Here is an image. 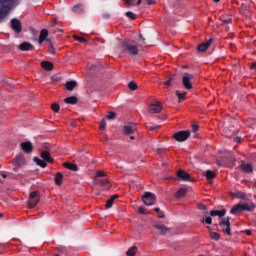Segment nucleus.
<instances>
[{
    "mask_svg": "<svg viewBox=\"0 0 256 256\" xmlns=\"http://www.w3.org/2000/svg\"><path fill=\"white\" fill-rule=\"evenodd\" d=\"M120 53H126L127 55H138L139 48L137 47V42L133 40H126L119 45Z\"/></svg>",
    "mask_w": 256,
    "mask_h": 256,
    "instance_id": "f257e3e1",
    "label": "nucleus"
},
{
    "mask_svg": "<svg viewBox=\"0 0 256 256\" xmlns=\"http://www.w3.org/2000/svg\"><path fill=\"white\" fill-rule=\"evenodd\" d=\"M243 211H255V204L253 203H238L234 205L230 213L231 215H239V213H243Z\"/></svg>",
    "mask_w": 256,
    "mask_h": 256,
    "instance_id": "f03ea898",
    "label": "nucleus"
},
{
    "mask_svg": "<svg viewBox=\"0 0 256 256\" xmlns=\"http://www.w3.org/2000/svg\"><path fill=\"white\" fill-rule=\"evenodd\" d=\"M40 157L41 159L34 157L33 158V162L37 163L39 165V167H42V169H45V167H47V163H53V158L51 157V154L47 151H42L40 153Z\"/></svg>",
    "mask_w": 256,
    "mask_h": 256,
    "instance_id": "7ed1b4c3",
    "label": "nucleus"
},
{
    "mask_svg": "<svg viewBox=\"0 0 256 256\" xmlns=\"http://www.w3.org/2000/svg\"><path fill=\"white\" fill-rule=\"evenodd\" d=\"M142 202L147 207L153 206V204L157 201V196L151 192H145L144 195L141 197Z\"/></svg>",
    "mask_w": 256,
    "mask_h": 256,
    "instance_id": "20e7f679",
    "label": "nucleus"
},
{
    "mask_svg": "<svg viewBox=\"0 0 256 256\" xmlns=\"http://www.w3.org/2000/svg\"><path fill=\"white\" fill-rule=\"evenodd\" d=\"M189 137H191V132L189 130H182V131L176 132L173 135V139H175V141H178L179 143H183V141H187Z\"/></svg>",
    "mask_w": 256,
    "mask_h": 256,
    "instance_id": "39448f33",
    "label": "nucleus"
},
{
    "mask_svg": "<svg viewBox=\"0 0 256 256\" xmlns=\"http://www.w3.org/2000/svg\"><path fill=\"white\" fill-rule=\"evenodd\" d=\"M193 74H189V73H184L182 76V84L183 87H185V89H193V83L191 81H193Z\"/></svg>",
    "mask_w": 256,
    "mask_h": 256,
    "instance_id": "423d86ee",
    "label": "nucleus"
},
{
    "mask_svg": "<svg viewBox=\"0 0 256 256\" xmlns=\"http://www.w3.org/2000/svg\"><path fill=\"white\" fill-rule=\"evenodd\" d=\"M226 157V166L229 169H233V167H235V154L232 151H226L225 154Z\"/></svg>",
    "mask_w": 256,
    "mask_h": 256,
    "instance_id": "0eeeda50",
    "label": "nucleus"
},
{
    "mask_svg": "<svg viewBox=\"0 0 256 256\" xmlns=\"http://www.w3.org/2000/svg\"><path fill=\"white\" fill-rule=\"evenodd\" d=\"M39 203V192H31L29 196L28 207L33 209Z\"/></svg>",
    "mask_w": 256,
    "mask_h": 256,
    "instance_id": "6e6552de",
    "label": "nucleus"
},
{
    "mask_svg": "<svg viewBox=\"0 0 256 256\" xmlns=\"http://www.w3.org/2000/svg\"><path fill=\"white\" fill-rule=\"evenodd\" d=\"M163 109V106L161 105V102H154L149 105L148 111L149 113H161Z\"/></svg>",
    "mask_w": 256,
    "mask_h": 256,
    "instance_id": "1a4fd4ad",
    "label": "nucleus"
},
{
    "mask_svg": "<svg viewBox=\"0 0 256 256\" xmlns=\"http://www.w3.org/2000/svg\"><path fill=\"white\" fill-rule=\"evenodd\" d=\"M13 5V2L11 0H5L0 2V11H5L6 13H9L11 10V7Z\"/></svg>",
    "mask_w": 256,
    "mask_h": 256,
    "instance_id": "9d476101",
    "label": "nucleus"
},
{
    "mask_svg": "<svg viewBox=\"0 0 256 256\" xmlns=\"http://www.w3.org/2000/svg\"><path fill=\"white\" fill-rule=\"evenodd\" d=\"M211 43H213V38H210L208 41L205 43H202L197 46V50L200 51V53H205L211 47Z\"/></svg>",
    "mask_w": 256,
    "mask_h": 256,
    "instance_id": "9b49d317",
    "label": "nucleus"
},
{
    "mask_svg": "<svg viewBox=\"0 0 256 256\" xmlns=\"http://www.w3.org/2000/svg\"><path fill=\"white\" fill-rule=\"evenodd\" d=\"M11 27L13 31H15V33H21L22 31L21 21H19L18 19L14 18L11 20Z\"/></svg>",
    "mask_w": 256,
    "mask_h": 256,
    "instance_id": "f8f14e48",
    "label": "nucleus"
},
{
    "mask_svg": "<svg viewBox=\"0 0 256 256\" xmlns=\"http://www.w3.org/2000/svg\"><path fill=\"white\" fill-rule=\"evenodd\" d=\"M177 177L180 181H191V175L183 170L177 172Z\"/></svg>",
    "mask_w": 256,
    "mask_h": 256,
    "instance_id": "ddd939ff",
    "label": "nucleus"
},
{
    "mask_svg": "<svg viewBox=\"0 0 256 256\" xmlns=\"http://www.w3.org/2000/svg\"><path fill=\"white\" fill-rule=\"evenodd\" d=\"M137 131V126L135 124H128L124 126L125 135H133Z\"/></svg>",
    "mask_w": 256,
    "mask_h": 256,
    "instance_id": "4468645a",
    "label": "nucleus"
},
{
    "mask_svg": "<svg viewBox=\"0 0 256 256\" xmlns=\"http://www.w3.org/2000/svg\"><path fill=\"white\" fill-rule=\"evenodd\" d=\"M155 229L158 231L159 235H167L169 228L163 224H156Z\"/></svg>",
    "mask_w": 256,
    "mask_h": 256,
    "instance_id": "2eb2a0df",
    "label": "nucleus"
},
{
    "mask_svg": "<svg viewBox=\"0 0 256 256\" xmlns=\"http://www.w3.org/2000/svg\"><path fill=\"white\" fill-rule=\"evenodd\" d=\"M21 149L24 150L25 153H32L33 144L31 142H24L21 144Z\"/></svg>",
    "mask_w": 256,
    "mask_h": 256,
    "instance_id": "dca6fc26",
    "label": "nucleus"
},
{
    "mask_svg": "<svg viewBox=\"0 0 256 256\" xmlns=\"http://www.w3.org/2000/svg\"><path fill=\"white\" fill-rule=\"evenodd\" d=\"M20 51H33L34 47L29 42H24L19 45Z\"/></svg>",
    "mask_w": 256,
    "mask_h": 256,
    "instance_id": "f3484780",
    "label": "nucleus"
},
{
    "mask_svg": "<svg viewBox=\"0 0 256 256\" xmlns=\"http://www.w3.org/2000/svg\"><path fill=\"white\" fill-rule=\"evenodd\" d=\"M203 175H205L208 183H213V179H215V172L207 170L206 172L203 173Z\"/></svg>",
    "mask_w": 256,
    "mask_h": 256,
    "instance_id": "a211bd4d",
    "label": "nucleus"
},
{
    "mask_svg": "<svg viewBox=\"0 0 256 256\" xmlns=\"http://www.w3.org/2000/svg\"><path fill=\"white\" fill-rule=\"evenodd\" d=\"M49 35V32L46 29L41 30L39 35L38 43L41 45L45 39H47V36Z\"/></svg>",
    "mask_w": 256,
    "mask_h": 256,
    "instance_id": "6ab92c4d",
    "label": "nucleus"
},
{
    "mask_svg": "<svg viewBox=\"0 0 256 256\" xmlns=\"http://www.w3.org/2000/svg\"><path fill=\"white\" fill-rule=\"evenodd\" d=\"M41 67L45 69V71H53V63L49 61L41 62Z\"/></svg>",
    "mask_w": 256,
    "mask_h": 256,
    "instance_id": "aec40b11",
    "label": "nucleus"
},
{
    "mask_svg": "<svg viewBox=\"0 0 256 256\" xmlns=\"http://www.w3.org/2000/svg\"><path fill=\"white\" fill-rule=\"evenodd\" d=\"M187 195V188H180L176 193H175V198L176 199H181V197H185Z\"/></svg>",
    "mask_w": 256,
    "mask_h": 256,
    "instance_id": "412c9836",
    "label": "nucleus"
},
{
    "mask_svg": "<svg viewBox=\"0 0 256 256\" xmlns=\"http://www.w3.org/2000/svg\"><path fill=\"white\" fill-rule=\"evenodd\" d=\"M67 91H73L75 89V87H77V81L72 80V81H68L66 82L65 85Z\"/></svg>",
    "mask_w": 256,
    "mask_h": 256,
    "instance_id": "4be33fe9",
    "label": "nucleus"
},
{
    "mask_svg": "<svg viewBox=\"0 0 256 256\" xmlns=\"http://www.w3.org/2000/svg\"><path fill=\"white\" fill-rule=\"evenodd\" d=\"M231 195H232V197H235V199H245V197H246V194L239 190L232 192Z\"/></svg>",
    "mask_w": 256,
    "mask_h": 256,
    "instance_id": "5701e85b",
    "label": "nucleus"
},
{
    "mask_svg": "<svg viewBox=\"0 0 256 256\" xmlns=\"http://www.w3.org/2000/svg\"><path fill=\"white\" fill-rule=\"evenodd\" d=\"M211 217H224L225 210H212L210 212Z\"/></svg>",
    "mask_w": 256,
    "mask_h": 256,
    "instance_id": "b1692460",
    "label": "nucleus"
},
{
    "mask_svg": "<svg viewBox=\"0 0 256 256\" xmlns=\"http://www.w3.org/2000/svg\"><path fill=\"white\" fill-rule=\"evenodd\" d=\"M119 195H113L110 199L107 200L106 202V209H111L113 207V203L115 199H118Z\"/></svg>",
    "mask_w": 256,
    "mask_h": 256,
    "instance_id": "393cba45",
    "label": "nucleus"
},
{
    "mask_svg": "<svg viewBox=\"0 0 256 256\" xmlns=\"http://www.w3.org/2000/svg\"><path fill=\"white\" fill-rule=\"evenodd\" d=\"M241 168L244 173H253V165L251 164H242Z\"/></svg>",
    "mask_w": 256,
    "mask_h": 256,
    "instance_id": "a878e982",
    "label": "nucleus"
},
{
    "mask_svg": "<svg viewBox=\"0 0 256 256\" xmlns=\"http://www.w3.org/2000/svg\"><path fill=\"white\" fill-rule=\"evenodd\" d=\"M64 167H66V169H70V171H78L79 170V167H77V164H73V163H69V162H65Z\"/></svg>",
    "mask_w": 256,
    "mask_h": 256,
    "instance_id": "bb28decb",
    "label": "nucleus"
},
{
    "mask_svg": "<svg viewBox=\"0 0 256 256\" xmlns=\"http://www.w3.org/2000/svg\"><path fill=\"white\" fill-rule=\"evenodd\" d=\"M16 165L18 167H21V165H25V157H23V155L19 154L18 156H16Z\"/></svg>",
    "mask_w": 256,
    "mask_h": 256,
    "instance_id": "cd10ccee",
    "label": "nucleus"
},
{
    "mask_svg": "<svg viewBox=\"0 0 256 256\" xmlns=\"http://www.w3.org/2000/svg\"><path fill=\"white\" fill-rule=\"evenodd\" d=\"M54 181L56 185H61V183H63V174L61 172H58L54 178Z\"/></svg>",
    "mask_w": 256,
    "mask_h": 256,
    "instance_id": "c85d7f7f",
    "label": "nucleus"
},
{
    "mask_svg": "<svg viewBox=\"0 0 256 256\" xmlns=\"http://www.w3.org/2000/svg\"><path fill=\"white\" fill-rule=\"evenodd\" d=\"M65 103H68L69 105H75V103H77V97L75 96H71V97H67L65 98Z\"/></svg>",
    "mask_w": 256,
    "mask_h": 256,
    "instance_id": "c756f323",
    "label": "nucleus"
},
{
    "mask_svg": "<svg viewBox=\"0 0 256 256\" xmlns=\"http://www.w3.org/2000/svg\"><path fill=\"white\" fill-rule=\"evenodd\" d=\"M225 233L226 235H231V222H229V218H226L225 220Z\"/></svg>",
    "mask_w": 256,
    "mask_h": 256,
    "instance_id": "7c9ffc66",
    "label": "nucleus"
},
{
    "mask_svg": "<svg viewBox=\"0 0 256 256\" xmlns=\"http://www.w3.org/2000/svg\"><path fill=\"white\" fill-rule=\"evenodd\" d=\"M176 95L178 97V103H183V101H185V96L187 95V92L181 93L179 91H176Z\"/></svg>",
    "mask_w": 256,
    "mask_h": 256,
    "instance_id": "2f4dec72",
    "label": "nucleus"
},
{
    "mask_svg": "<svg viewBox=\"0 0 256 256\" xmlns=\"http://www.w3.org/2000/svg\"><path fill=\"white\" fill-rule=\"evenodd\" d=\"M137 254V246H132L131 248L128 249L126 252L127 256H135Z\"/></svg>",
    "mask_w": 256,
    "mask_h": 256,
    "instance_id": "473e14b6",
    "label": "nucleus"
},
{
    "mask_svg": "<svg viewBox=\"0 0 256 256\" xmlns=\"http://www.w3.org/2000/svg\"><path fill=\"white\" fill-rule=\"evenodd\" d=\"M210 237H211V239H213L214 241H219V239H220V235H219V233H217V232H210Z\"/></svg>",
    "mask_w": 256,
    "mask_h": 256,
    "instance_id": "72a5a7b5",
    "label": "nucleus"
},
{
    "mask_svg": "<svg viewBox=\"0 0 256 256\" xmlns=\"http://www.w3.org/2000/svg\"><path fill=\"white\" fill-rule=\"evenodd\" d=\"M99 128L101 131H105L107 129V121H105V119L101 120Z\"/></svg>",
    "mask_w": 256,
    "mask_h": 256,
    "instance_id": "f704fd0d",
    "label": "nucleus"
},
{
    "mask_svg": "<svg viewBox=\"0 0 256 256\" xmlns=\"http://www.w3.org/2000/svg\"><path fill=\"white\" fill-rule=\"evenodd\" d=\"M128 87H129L130 91H135V90H137V83H135L134 81L129 82Z\"/></svg>",
    "mask_w": 256,
    "mask_h": 256,
    "instance_id": "c9c22d12",
    "label": "nucleus"
},
{
    "mask_svg": "<svg viewBox=\"0 0 256 256\" xmlns=\"http://www.w3.org/2000/svg\"><path fill=\"white\" fill-rule=\"evenodd\" d=\"M51 109H52V111H54V113H59L60 106H59V104L54 103L51 105Z\"/></svg>",
    "mask_w": 256,
    "mask_h": 256,
    "instance_id": "e433bc0d",
    "label": "nucleus"
},
{
    "mask_svg": "<svg viewBox=\"0 0 256 256\" xmlns=\"http://www.w3.org/2000/svg\"><path fill=\"white\" fill-rule=\"evenodd\" d=\"M107 175V173H105V171H97L96 175H95V179H97L98 177H105Z\"/></svg>",
    "mask_w": 256,
    "mask_h": 256,
    "instance_id": "4c0bfd02",
    "label": "nucleus"
},
{
    "mask_svg": "<svg viewBox=\"0 0 256 256\" xmlns=\"http://www.w3.org/2000/svg\"><path fill=\"white\" fill-rule=\"evenodd\" d=\"M73 11L74 13H81V11H83V6L81 5L74 6Z\"/></svg>",
    "mask_w": 256,
    "mask_h": 256,
    "instance_id": "58836bf2",
    "label": "nucleus"
},
{
    "mask_svg": "<svg viewBox=\"0 0 256 256\" xmlns=\"http://www.w3.org/2000/svg\"><path fill=\"white\" fill-rule=\"evenodd\" d=\"M102 187L109 189L111 187V183L109 182V180H102Z\"/></svg>",
    "mask_w": 256,
    "mask_h": 256,
    "instance_id": "ea45409f",
    "label": "nucleus"
},
{
    "mask_svg": "<svg viewBox=\"0 0 256 256\" xmlns=\"http://www.w3.org/2000/svg\"><path fill=\"white\" fill-rule=\"evenodd\" d=\"M126 16L129 17L130 19H137V14L131 11L126 12Z\"/></svg>",
    "mask_w": 256,
    "mask_h": 256,
    "instance_id": "a19ab883",
    "label": "nucleus"
},
{
    "mask_svg": "<svg viewBox=\"0 0 256 256\" xmlns=\"http://www.w3.org/2000/svg\"><path fill=\"white\" fill-rule=\"evenodd\" d=\"M117 117V114L115 112H109L108 115L106 116V119H115Z\"/></svg>",
    "mask_w": 256,
    "mask_h": 256,
    "instance_id": "79ce46f5",
    "label": "nucleus"
},
{
    "mask_svg": "<svg viewBox=\"0 0 256 256\" xmlns=\"http://www.w3.org/2000/svg\"><path fill=\"white\" fill-rule=\"evenodd\" d=\"M202 223H207V225H211V223H213V219L210 216H208L206 217V219L202 220Z\"/></svg>",
    "mask_w": 256,
    "mask_h": 256,
    "instance_id": "37998d69",
    "label": "nucleus"
},
{
    "mask_svg": "<svg viewBox=\"0 0 256 256\" xmlns=\"http://www.w3.org/2000/svg\"><path fill=\"white\" fill-rule=\"evenodd\" d=\"M74 39L76 41H79L80 43H87V39L83 38V37H79V36H74Z\"/></svg>",
    "mask_w": 256,
    "mask_h": 256,
    "instance_id": "c03bdc74",
    "label": "nucleus"
},
{
    "mask_svg": "<svg viewBox=\"0 0 256 256\" xmlns=\"http://www.w3.org/2000/svg\"><path fill=\"white\" fill-rule=\"evenodd\" d=\"M232 140L234 141V143H241L242 138H241V136H234L232 138Z\"/></svg>",
    "mask_w": 256,
    "mask_h": 256,
    "instance_id": "a18cd8bd",
    "label": "nucleus"
},
{
    "mask_svg": "<svg viewBox=\"0 0 256 256\" xmlns=\"http://www.w3.org/2000/svg\"><path fill=\"white\" fill-rule=\"evenodd\" d=\"M124 2L126 3V5H128V7H132L133 5H135V2L133 0H124Z\"/></svg>",
    "mask_w": 256,
    "mask_h": 256,
    "instance_id": "49530a36",
    "label": "nucleus"
},
{
    "mask_svg": "<svg viewBox=\"0 0 256 256\" xmlns=\"http://www.w3.org/2000/svg\"><path fill=\"white\" fill-rule=\"evenodd\" d=\"M138 213H139L140 215H145L147 212L145 211V208L139 207V208H138Z\"/></svg>",
    "mask_w": 256,
    "mask_h": 256,
    "instance_id": "de8ad7c7",
    "label": "nucleus"
},
{
    "mask_svg": "<svg viewBox=\"0 0 256 256\" xmlns=\"http://www.w3.org/2000/svg\"><path fill=\"white\" fill-rule=\"evenodd\" d=\"M171 81H173V77H170L169 80L164 83V85H166V87H171Z\"/></svg>",
    "mask_w": 256,
    "mask_h": 256,
    "instance_id": "09e8293b",
    "label": "nucleus"
},
{
    "mask_svg": "<svg viewBox=\"0 0 256 256\" xmlns=\"http://www.w3.org/2000/svg\"><path fill=\"white\" fill-rule=\"evenodd\" d=\"M229 23H233V18L228 17V18L225 19V24L229 25Z\"/></svg>",
    "mask_w": 256,
    "mask_h": 256,
    "instance_id": "8fccbe9b",
    "label": "nucleus"
},
{
    "mask_svg": "<svg viewBox=\"0 0 256 256\" xmlns=\"http://www.w3.org/2000/svg\"><path fill=\"white\" fill-rule=\"evenodd\" d=\"M226 254H227L228 256H232V255H233V250L230 249V248L226 249Z\"/></svg>",
    "mask_w": 256,
    "mask_h": 256,
    "instance_id": "3c124183",
    "label": "nucleus"
},
{
    "mask_svg": "<svg viewBox=\"0 0 256 256\" xmlns=\"http://www.w3.org/2000/svg\"><path fill=\"white\" fill-rule=\"evenodd\" d=\"M192 131H199V126L197 124L192 125Z\"/></svg>",
    "mask_w": 256,
    "mask_h": 256,
    "instance_id": "603ef678",
    "label": "nucleus"
},
{
    "mask_svg": "<svg viewBox=\"0 0 256 256\" xmlns=\"http://www.w3.org/2000/svg\"><path fill=\"white\" fill-rule=\"evenodd\" d=\"M226 33H228L229 37H233V32H229V27L225 28Z\"/></svg>",
    "mask_w": 256,
    "mask_h": 256,
    "instance_id": "864d4df0",
    "label": "nucleus"
},
{
    "mask_svg": "<svg viewBox=\"0 0 256 256\" xmlns=\"http://www.w3.org/2000/svg\"><path fill=\"white\" fill-rule=\"evenodd\" d=\"M250 68L256 71V61L251 63Z\"/></svg>",
    "mask_w": 256,
    "mask_h": 256,
    "instance_id": "5fc2aeb1",
    "label": "nucleus"
},
{
    "mask_svg": "<svg viewBox=\"0 0 256 256\" xmlns=\"http://www.w3.org/2000/svg\"><path fill=\"white\" fill-rule=\"evenodd\" d=\"M50 53H51L52 55H55V48H53L52 45L50 46Z\"/></svg>",
    "mask_w": 256,
    "mask_h": 256,
    "instance_id": "6e6d98bb",
    "label": "nucleus"
},
{
    "mask_svg": "<svg viewBox=\"0 0 256 256\" xmlns=\"http://www.w3.org/2000/svg\"><path fill=\"white\" fill-rule=\"evenodd\" d=\"M148 5H153L155 3V0H146Z\"/></svg>",
    "mask_w": 256,
    "mask_h": 256,
    "instance_id": "4d7b16f0",
    "label": "nucleus"
},
{
    "mask_svg": "<svg viewBox=\"0 0 256 256\" xmlns=\"http://www.w3.org/2000/svg\"><path fill=\"white\" fill-rule=\"evenodd\" d=\"M230 49H231V51H234L235 50V44L230 42Z\"/></svg>",
    "mask_w": 256,
    "mask_h": 256,
    "instance_id": "13d9d810",
    "label": "nucleus"
},
{
    "mask_svg": "<svg viewBox=\"0 0 256 256\" xmlns=\"http://www.w3.org/2000/svg\"><path fill=\"white\" fill-rule=\"evenodd\" d=\"M199 209H207V208L205 207V205L201 204L199 205Z\"/></svg>",
    "mask_w": 256,
    "mask_h": 256,
    "instance_id": "bf43d9fd",
    "label": "nucleus"
},
{
    "mask_svg": "<svg viewBox=\"0 0 256 256\" xmlns=\"http://www.w3.org/2000/svg\"><path fill=\"white\" fill-rule=\"evenodd\" d=\"M139 37H140V39L142 40V43H144V44H145V38H143V36H142V35H140Z\"/></svg>",
    "mask_w": 256,
    "mask_h": 256,
    "instance_id": "052dcab7",
    "label": "nucleus"
},
{
    "mask_svg": "<svg viewBox=\"0 0 256 256\" xmlns=\"http://www.w3.org/2000/svg\"><path fill=\"white\" fill-rule=\"evenodd\" d=\"M246 235H251V230H246Z\"/></svg>",
    "mask_w": 256,
    "mask_h": 256,
    "instance_id": "680f3d73",
    "label": "nucleus"
},
{
    "mask_svg": "<svg viewBox=\"0 0 256 256\" xmlns=\"http://www.w3.org/2000/svg\"><path fill=\"white\" fill-rule=\"evenodd\" d=\"M154 211H155L156 213H159V211H161V209L155 208Z\"/></svg>",
    "mask_w": 256,
    "mask_h": 256,
    "instance_id": "e2e57ef3",
    "label": "nucleus"
},
{
    "mask_svg": "<svg viewBox=\"0 0 256 256\" xmlns=\"http://www.w3.org/2000/svg\"><path fill=\"white\" fill-rule=\"evenodd\" d=\"M220 225H221V227H223V225H225V221L222 220V221L220 222Z\"/></svg>",
    "mask_w": 256,
    "mask_h": 256,
    "instance_id": "0e129e2a",
    "label": "nucleus"
},
{
    "mask_svg": "<svg viewBox=\"0 0 256 256\" xmlns=\"http://www.w3.org/2000/svg\"><path fill=\"white\" fill-rule=\"evenodd\" d=\"M135 139V136L131 135L130 140L133 141Z\"/></svg>",
    "mask_w": 256,
    "mask_h": 256,
    "instance_id": "69168bd1",
    "label": "nucleus"
},
{
    "mask_svg": "<svg viewBox=\"0 0 256 256\" xmlns=\"http://www.w3.org/2000/svg\"><path fill=\"white\" fill-rule=\"evenodd\" d=\"M245 13H246L247 16H249V10L246 9Z\"/></svg>",
    "mask_w": 256,
    "mask_h": 256,
    "instance_id": "338daca9",
    "label": "nucleus"
},
{
    "mask_svg": "<svg viewBox=\"0 0 256 256\" xmlns=\"http://www.w3.org/2000/svg\"><path fill=\"white\" fill-rule=\"evenodd\" d=\"M137 5H141V0H138V1H137Z\"/></svg>",
    "mask_w": 256,
    "mask_h": 256,
    "instance_id": "774afa93",
    "label": "nucleus"
}]
</instances>
